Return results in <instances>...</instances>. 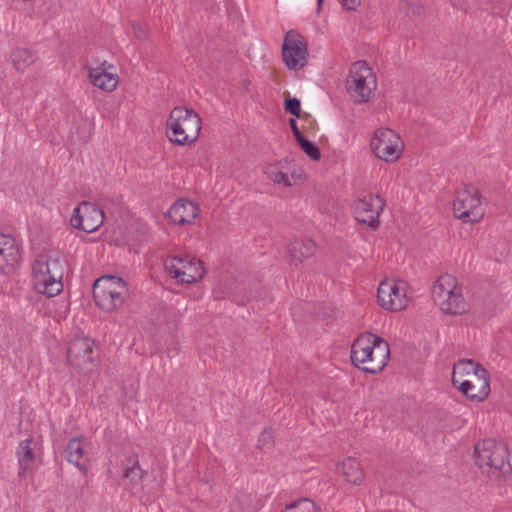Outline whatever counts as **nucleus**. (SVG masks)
Here are the masks:
<instances>
[{
  "instance_id": "obj_1",
  "label": "nucleus",
  "mask_w": 512,
  "mask_h": 512,
  "mask_svg": "<svg viewBox=\"0 0 512 512\" xmlns=\"http://www.w3.org/2000/svg\"><path fill=\"white\" fill-rule=\"evenodd\" d=\"M352 363L364 372L377 374L389 362L390 348L388 342L373 333H363L351 346Z\"/></svg>"
},
{
  "instance_id": "obj_2",
  "label": "nucleus",
  "mask_w": 512,
  "mask_h": 512,
  "mask_svg": "<svg viewBox=\"0 0 512 512\" xmlns=\"http://www.w3.org/2000/svg\"><path fill=\"white\" fill-rule=\"evenodd\" d=\"M452 384L471 401L482 402L490 394L489 372L472 359H461L454 364Z\"/></svg>"
},
{
  "instance_id": "obj_3",
  "label": "nucleus",
  "mask_w": 512,
  "mask_h": 512,
  "mask_svg": "<svg viewBox=\"0 0 512 512\" xmlns=\"http://www.w3.org/2000/svg\"><path fill=\"white\" fill-rule=\"evenodd\" d=\"M32 269L34 288L38 293L54 297L62 292L64 266L59 251L49 250L37 255Z\"/></svg>"
},
{
  "instance_id": "obj_4",
  "label": "nucleus",
  "mask_w": 512,
  "mask_h": 512,
  "mask_svg": "<svg viewBox=\"0 0 512 512\" xmlns=\"http://www.w3.org/2000/svg\"><path fill=\"white\" fill-rule=\"evenodd\" d=\"M474 459L481 472L494 481H500L512 473L509 451L504 443L485 439L474 447Z\"/></svg>"
},
{
  "instance_id": "obj_5",
  "label": "nucleus",
  "mask_w": 512,
  "mask_h": 512,
  "mask_svg": "<svg viewBox=\"0 0 512 512\" xmlns=\"http://www.w3.org/2000/svg\"><path fill=\"white\" fill-rule=\"evenodd\" d=\"M201 124V118L193 109L177 106L166 120V135L172 143L184 146L198 139Z\"/></svg>"
},
{
  "instance_id": "obj_6",
  "label": "nucleus",
  "mask_w": 512,
  "mask_h": 512,
  "mask_svg": "<svg viewBox=\"0 0 512 512\" xmlns=\"http://www.w3.org/2000/svg\"><path fill=\"white\" fill-rule=\"evenodd\" d=\"M432 297L446 314L461 315L469 311L462 289L452 275L444 274L437 279L432 288Z\"/></svg>"
},
{
  "instance_id": "obj_7",
  "label": "nucleus",
  "mask_w": 512,
  "mask_h": 512,
  "mask_svg": "<svg viewBox=\"0 0 512 512\" xmlns=\"http://www.w3.org/2000/svg\"><path fill=\"white\" fill-rule=\"evenodd\" d=\"M127 296V284L121 277L104 275L94 282L93 298L103 311L112 312L119 309Z\"/></svg>"
},
{
  "instance_id": "obj_8",
  "label": "nucleus",
  "mask_w": 512,
  "mask_h": 512,
  "mask_svg": "<svg viewBox=\"0 0 512 512\" xmlns=\"http://www.w3.org/2000/svg\"><path fill=\"white\" fill-rule=\"evenodd\" d=\"M376 87V76L365 61H358L351 65L347 78V91L354 102L369 101Z\"/></svg>"
},
{
  "instance_id": "obj_9",
  "label": "nucleus",
  "mask_w": 512,
  "mask_h": 512,
  "mask_svg": "<svg viewBox=\"0 0 512 512\" xmlns=\"http://www.w3.org/2000/svg\"><path fill=\"white\" fill-rule=\"evenodd\" d=\"M454 214L465 223L478 222L484 216L482 197L473 185H465L456 194L453 203Z\"/></svg>"
},
{
  "instance_id": "obj_10",
  "label": "nucleus",
  "mask_w": 512,
  "mask_h": 512,
  "mask_svg": "<svg viewBox=\"0 0 512 512\" xmlns=\"http://www.w3.org/2000/svg\"><path fill=\"white\" fill-rule=\"evenodd\" d=\"M165 269L181 283H194L204 276V268L199 259L190 256H173L165 260Z\"/></svg>"
},
{
  "instance_id": "obj_11",
  "label": "nucleus",
  "mask_w": 512,
  "mask_h": 512,
  "mask_svg": "<svg viewBox=\"0 0 512 512\" xmlns=\"http://www.w3.org/2000/svg\"><path fill=\"white\" fill-rule=\"evenodd\" d=\"M370 145L375 155L386 162L398 160L404 147L400 137L389 128L378 129Z\"/></svg>"
},
{
  "instance_id": "obj_12",
  "label": "nucleus",
  "mask_w": 512,
  "mask_h": 512,
  "mask_svg": "<svg viewBox=\"0 0 512 512\" xmlns=\"http://www.w3.org/2000/svg\"><path fill=\"white\" fill-rule=\"evenodd\" d=\"M70 364L83 373L92 371L95 367L94 341L88 337H75L67 350Z\"/></svg>"
},
{
  "instance_id": "obj_13",
  "label": "nucleus",
  "mask_w": 512,
  "mask_h": 512,
  "mask_svg": "<svg viewBox=\"0 0 512 512\" xmlns=\"http://www.w3.org/2000/svg\"><path fill=\"white\" fill-rule=\"evenodd\" d=\"M378 304L390 311H400L408 303L407 285L403 281L384 280L377 291Z\"/></svg>"
},
{
  "instance_id": "obj_14",
  "label": "nucleus",
  "mask_w": 512,
  "mask_h": 512,
  "mask_svg": "<svg viewBox=\"0 0 512 512\" xmlns=\"http://www.w3.org/2000/svg\"><path fill=\"white\" fill-rule=\"evenodd\" d=\"M385 205V200L379 195L366 194L354 204L355 218L358 222L377 229L380 224L379 216Z\"/></svg>"
},
{
  "instance_id": "obj_15",
  "label": "nucleus",
  "mask_w": 512,
  "mask_h": 512,
  "mask_svg": "<svg viewBox=\"0 0 512 512\" xmlns=\"http://www.w3.org/2000/svg\"><path fill=\"white\" fill-rule=\"evenodd\" d=\"M104 221V213L96 205L83 201L73 210L70 224L87 233L96 231Z\"/></svg>"
},
{
  "instance_id": "obj_16",
  "label": "nucleus",
  "mask_w": 512,
  "mask_h": 512,
  "mask_svg": "<svg viewBox=\"0 0 512 512\" xmlns=\"http://www.w3.org/2000/svg\"><path fill=\"white\" fill-rule=\"evenodd\" d=\"M282 57L289 69L299 70L307 63L308 50L303 38L294 31H289L284 39Z\"/></svg>"
},
{
  "instance_id": "obj_17",
  "label": "nucleus",
  "mask_w": 512,
  "mask_h": 512,
  "mask_svg": "<svg viewBox=\"0 0 512 512\" xmlns=\"http://www.w3.org/2000/svg\"><path fill=\"white\" fill-rule=\"evenodd\" d=\"M266 174L274 183L290 187L302 176V170L289 160L283 159L266 167Z\"/></svg>"
},
{
  "instance_id": "obj_18",
  "label": "nucleus",
  "mask_w": 512,
  "mask_h": 512,
  "mask_svg": "<svg viewBox=\"0 0 512 512\" xmlns=\"http://www.w3.org/2000/svg\"><path fill=\"white\" fill-rule=\"evenodd\" d=\"M200 209L192 201L184 198L176 200L169 208V220L175 225H191L199 216Z\"/></svg>"
},
{
  "instance_id": "obj_19",
  "label": "nucleus",
  "mask_w": 512,
  "mask_h": 512,
  "mask_svg": "<svg viewBox=\"0 0 512 512\" xmlns=\"http://www.w3.org/2000/svg\"><path fill=\"white\" fill-rule=\"evenodd\" d=\"M20 248L9 234H0V272L9 274L20 261Z\"/></svg>"
},
{
  "instance_id": "obj_20",
  "label": "nucleus",
  "mask_w": 512,
  "mask_h": 512,
  "mask_svg": "<svg viewBox=\"0 0 512 512\" xmlns=\"http://www.w3.org/2000/svg\"><path fill=\"white\" fill-rule=\"evenodd\" d=\"M89 442L83 437L71 438L66 447V457L68 462L75 465L84 474L87 472V447Z\"/></svg>"
},
{
  "instance_id": "obj_21",
  "label": "nucleus",
  "mask_w": 512,
  "mask_h": 512,
  "mask_svg": "<svg viewBox=\"0 0 512 512\" xmlns=\"http://www.w3.org/2000/svg\"><path fill=\"white\" fill-rule=\"evenodd\" d=\"M316 251L317 245L311 239L294 240L288 246L290 261L296 266L315 255Z\"/></svg>"
},
{
  "instance_id": "obj_22",
  "label": "nucleus",
  "mask_w": 512,
  "mask_h": 512,
  "mask_svg": "<svg viewBox=\"0 0 512 512\" xmlns=\"http://www.w3.org/2000/svg\"><path fill=\"white\" fill-rule=\"evenodd\" d=\"M89 79L95 87L107 92L114 91L119 80L116 73L109 72L102 66L89 68Z\"/></svg>"
},
{
  "instance_id": "obj_23",
  "label": "nucleus",
  "mask_w": 512,
  "mask_h": 512,
  "mask_svg": "<svg viewBox=\"0 0 512 512\" xmlns=\"http://www.w3.org/2000/svg\"><path fill=\"white\" fill-rule=\"evenodd\" d=\"M338 472L345 481L360 485L364 479V472L359 462L353 457H347L338 464Z\"/></svg>"
},
{
  "instance_id": "obj_24",
  "label": "nucleus",
  "mask_w": 512,
  "mask_h": 512,
  "mask_svg": "<svg viewBox=\"0 0 512 512\" xmlns=\"http://www.w3.org/2000/svg\"><path fill=\"white\" fill-rule=\"evenodd\" d=\"M17 456L19 462V472L18 475L22 477L26 470L31 468V465L35 459L33 450H32V440L25 439L20 442L17 449Z\"/></svg>"
},
{
  "instance_id": "obj_25",
  "label": "nucleus",
  "mask_w": 512,
  "mask_h": 512,
  "mask_svg": "<svg viewBox=\"0 0 512 512\" xmlns=\"http://www.w3.org/2000/svg\"><path fill=\"white\" fill-rule=\"evenodd\" d=\"M11 59L18 71H24L36 61V56L30 49L18 48L11 54Z\"/></svg>"
},
{
  "instance_id": "obj_26",
  "label": "nucleus",
  "mask_w": 512,
  "mask_h": 512,
  "mask_svg": "<svg viewBox=\"0 0 512 512\" xmlns=\"http://www.w3.org/2000/svg\"><path fill=\"white\" fill-rule=\"evenodd\" d=\"M285 512H317L313 501L303 498L286 506Z\"/></svg>"
},
{
  "instance_id": "obj_27",
  "label": "nucleus",
  "mask_w": 512,
  "mask_h": 512,
  "mask_svg": "<svg viewBox=\"0 0 512 512\" xmlns=\"http://www.w3.org/2000/svg\"><path fill=\"white\" fill-rule=\"evenodd\" d=\"M298 144L300 145L301 149L312 159V160H319L321 157L320 151L318 147L310 142L309 140L305 139L304 137H301L297 140Z\"/></svg>"
},
{
  "instance_id": "obj_28",
  "label": "nucleus",
  "mask_w": 512,
  "mask_h": 512,
  "mask_svg": "<svg viewBox=\"0 0 512 512\" xmlns=\"http://www.w3.org/2000/svg\"><path fill=\"white\" fill-rule=\"evenodd\" d=\"M144 476V470L139 466L137 462H133L132 465H127L124 471V477L129 479L133 483H138Z\"/></svg>"
},
{
  "instance_id": "obj_29",
  "label": "nucleus",
  "mask_w": 512,
  "mask_h": 512,
  "mask_svg": "<svg viewBox=\"0 0 512 512\" xmlns=\"http://www.w3.org/2000/svg\"><path fill=\"white\" fill-rule=\"evenodd\" d=\"M285 110L286 112L296 116L297 118L301 117V104L297 98H289L285 100Z\"/></svg>"
},
{
  "instance_id": "obj_30",
  "label": "nucleus",
  "mask_w": 512,
  "mask_h": 512,
  "mask_svg": "<svg viewBox=\"0 0 512 512\" xmlns=\"http://www.w3.org/2000/svg\"><path fill=\"white\" fill-rule=\"evenodd\" d=\"M273 441V431L271 429H264L258 440V447L261 449Z\"/></svg>"
},
{
  "instance_id": "obj_31",
  "label": "nucleus",
  "mask_w": 512,
  "mask_h": 512,
  "mask_svg": "<svg viewBox=\"0 0 512 512\" xmlns=\"http://www.w3.org/2000/svg\"><path fill=\"white\" fill-rule=\"evenodd\" d=\"M132 29H133L134 35L138 39L143 40V39L146 38V36H147V29H146L145 25H142L140 23H133L132 24Z\"/></svg>"
},
{
  "instance_id": "obj_32",
  "label": "nucleus",
  "mask_w": 512,
  "mask_h": 512,
  "mask_svg": "<svg viewBox=\"0 0 512 512\" xmlns=\"http://www.w3.org/2000/svg\"><path fill=\"white\" fill-rule=\"evenodd\" d=\"M342 6L347 10H355L361 3V0H339Z\"/></svg>"
},
{
  "instance_id": "obj_33",
  "label": "nucleus",
  "mask_w": 512,
  "mask_h": 512,
  "mask_svg": "<svg viewBox=\"0 0 512 512\" xmlns=\"http://www.w3.org/2000/svg\"><path fill=\"white\" fill-rule=\"evenodd\" d=\"M289 125L291 127V130L296 138V140H298L299 138L303 137L301 131L299 130L298 126H297V123H296V120L291 118L290 121H289Z\"/></svg>"
},
{
  "instance_id": "obj_34",
  "label": "nucleus",
  "mask_w": 512,
  "mask_h": 512,
  "mask_svg": "<svg viewBox=\"0 0 512 512\" xmlns=\"http://www.w3.org/2000/svg\"><path fill=\"white\" fill-rule=\"evenodd\" d=\"M423 11H424V8L421 5L414 4L412 6V13L415 15H421L423 13Z\"/></svg>"
},
{
  "instance_id": "obj_35",
  "label": "nucleus",
  "mask_w": 512,
  "mask_h": 512,
  "mask_svg": "<svg viewBox=\"0 0 512 512\" xmlns=\"http://www.w3.org/2000/svg\"><path fill=\"white\" fill-rule=\"evenodd\" d=\"M321 2H322V0H318V4H319V5L321 4Z\"/></svg>"
}]
</instances>
